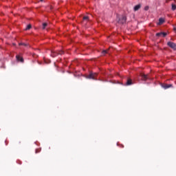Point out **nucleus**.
<instances>
[{
	"label": "nucleus",
	"mask_w": 176,
	"mask_h": 176,
	"mask_svg": "<svg viewBox=\"0 0 176 176\" xmlns=\"http://www.w3.org/2000/svg\"><path fill=\"white\" fill-rule=\"evenodd\" d=\"M97 76H98V74L97 73H89V75L86 76L87 79H93V80H97Z\"/></svg>",
	"instance_id": "nucleus-1"
},
{
	"label": "nucleus",
	"mask_w": 176,
	"mask_h": 176,
	"mask_svg": "<svg viewBox=\"0 0 176 176\" xmlns=\"http://www.w3.org/2000/svg\"><path fill=\"white\" fill-rule=\"evenodd\" d=\"M167 45H168V46H169V47H170L173 50H176V45L175 43L169 41L167 43Z\"/></svg>",
	"instance_id": "nucleus-2"
},
{
	"label": "nucleus",
	"mask_w": 176,
	"mask_h": 176,
	"mask_svg": "<svg viewBox=\"0 0 176 176\" xmlns=\"http://www.w3.org/2000/svg\"><path fill=\"white\" fill-rule=\"evenodd\" d=\"M126 20H127V18L126 17V16H122V18L120 19L119 23H120L121 24H124Z\"/></svg>",
	"instance_id": "nucleus-3"
},
{
	"label": "nucleus",
	"mask_w": 176,
	"mask_h": 176,
	"mask_svg": "<svg viewBox=\"0 0 176 176\" xmlns=\"http://www.w3.org/2000/svg\"><path fill=\"white\" fill-rule=\"evenodd\" d=\"M156 36H162L163 38L167 36L166 32H160L156 34Z\"/></svg>",
	"instance_id": "nucleus-4"
},
{
	"label": "nucleus",
	"mask_w": 176,
	"mask_h": 176,
	"mask_svg": "<svg viewBox=\"0 0 176 176\" xmlns=\"http://www.w3.org/2000/svg\"><path fill=\"white\" fill-rule=\"evenodd\" d=\"M16 58L17 61H21V63H24V59L23 58V57L20 56V55H16Z\"/></svg>",
	"instance_id": "nucleus-5"
},
{
	"label": "nucleus",
	"mask_w": 176,
	"mask_h": 176,
	"mask_svg": "<svg viewBox=\"0 0 176 176\" xmlns=\"http://www.w3.org/2000/svg\"><path fill=\"white\" fill-rule=\"evenodd\" d=\"M125 85L126 86H130L131 85H133V80L131 78H128Z\"/></svg>",
	"instance_id": "nucleus-6"
},
{
	"label": "nucleus",
	"mask_w": 176,
	"mask_h": 176,
	"mask_svg": "<svg viewBox=\"0 0 176 176\" xmlns=\"http://www.w3.org/2000/svg\"><path fill=\"white\" fill-rule=\"evenodd\" d=\"M133 9L135 12H137V10H140V9H141V4L135 6Z\"/></svg>",
	"instance_id": "nucleus-7"
},
{
	"label": "nucleus",
	"mask_w": 176,
	"mask_h": 176,
	"mask_svg": "<svg viewBox=\"0 0 176 176\" xmlns=\"http://www.w3.org/2000/svg\"><path fill=\"white\" fill-rule=\"evenodd\" d=\"M141 77L142 80H146L148 79V75L142 74Z\"/></svg>",
	"instance_id": "nucleus-8"
},
{
	"label": "nucleus",
	"mask_w": 176,
	"mask_h": 176,
	"mask_svg": "<svg viewBox=\"0 0 176 176\" xmlns=\"http://www.w3.org/2000/svg\"><path fill=\"white\" fill-rule=\"evenodd\" d=\"M170 87H173V85L169 84V85H165L164 86V89H170Z\"/></svg>",
	"instance_id": "nucleus-9"
},
{
	"label": "nucleus",
	"mask_w": 176,
	"mask_h": 176,
	"mask_svg": "<svg viewBox=\"0 0 176 176\" xmlns=\"http://www.w3.org/2000/svg\"><path fill=\"white\" fill-rule=\"evenodd\" d=\"M163 23H164V19L163 18H160L159 19V25H162L163 24Z\"/></svg>",
	"instance_id": "nucleus-10"
},
{
	"label": "nucleus",
	"mask_w": 176,
	"mask_h": 176,
	"mask_svg": "<svg viewBox=\"0 0 176 176\" xmlns=\"http://www.w3.org/2000/svg\"><path fill=\"white\" fill-rule=\"evenodd\" d=\"M32 28V26L31 25V24L28 25L25 28V31H28V30H31Z\"/></svg>",
	"instance_id": "nucleus-11"
},
{
	"label": "nucleus",
	"mask_w": 176,
	"mask_h": 176,
	"mask_svg": "<svg viewBox=\"0 0 176 176\" xmlns=\"http://www.w3.org/2000/svg\"><path fill=\"white\" fill-rule=\"evenodd\" d=\"M107 54H108V50H103V51L102 52V56H105Z\"/></svg>",
	"instance_id": "nucleus-12"
},
{
	"label": "nucleus",
	"mask_w": 176,
	"mask_h": 176,
	"mask_svg": "<svg viewBox=\"0 0 176 176\" xmlns=\"http://www.w3.org/2000/svg\"><path fill=\"white\" fill-rule=\"evenodd\" d=\"M82 20L83 21H89V16H83Z\"/></svg>",
	"instance_id": "nucleus-13"
},
{
	"label": "nucleus",
	"mask_w": 176,
	"mask_h": 176,
	"mask_svg": "<svg viewBox=\"0 0 176 176\" xmlns=\"http://www.w3.org/2000/svg\"><path fill=\"white\" fill-rule=\"evenodd\" d=\"M46 27H47V23H43V30H45V28H46Z\"/></svg>",
	"instance_id": "nucleus-14"
},
{
	"label": "nucleus",
	"mask_w": 176,
	"mask_h": 176,
	"mask_svg": "<svg viewBox=\"0 0 176 176\" xmlns=\"http://www.w3.org/2000/svg\"><path fill=\"white\" fill-rule=\"evenodd\" d=\"M19 46H28V43H19Z\"/></svg>",
	"instance_id": "nucleus-15"
},
{
	"label": "nucleus",
	"mask_w": 176,
	"mask_h": 176,
	"mask_svg": "<svg viewBox=\"0 0 176 176\" xmlns=\"http://www.w3.org/2000/svg\"><path fill=\"white\" fill-rule=\"evenodd\" d=\"M172 10H175V9H176V5L175 4H172Z\"/></svg>",
	"instance_id": "nucleus-16"
},
{
	"label": "nucleus",
	"mask_w": 176,
	"mask_h": 176,
	"mask_svg": "<svg viewBox=\"0 0 176 176\" xmlns=\"http://www.w3.org/2000/svg\"><path fill=\"white\" fill-rule=\"evenodd\" d=\"M57 54H64V51H58V52H57Z\"/></svg>",
	"instance_id": "nucleus-17"
},
{
	"label": "nucleus",
	"mask_w": 176,
	"mask_h": 176,
	"mask_svg": "<svg viewBox=\"0 0 176 176\" xmlns=\"http://www.w3.org/2000/svg\"><path fill=\"white\" fill-rule=\"evenodd\" d=\"M144 10H149V6H146L144 7Z\"/></svg>",
	"instance_id": "nucleus-18"
},
{
	"label": "nucleus",
	"mask_w": 176,
	"mask_h": 176,
	"mask_svg": "<svg viewBox=\"0 0 176 176\" xmlns=\"http://www.w3.org/2000/svg\"><path fill=\"white\" fill-rule=\"evenodd\" d=\"M36 153H38V150H36Z\"/></svg>",
	"instance_id": "nucleus-19"
},
{
	"label": "nucleus",
	"mask_w": 176,
	"mask_h": 176,
	"mask_svg": "<svg viewBox=\"0 0 176 176\" xmlns=\"http://www.w3.org/2000/svg\"><path fill=\"white\" fill-rule=\"evenodd\" d=\"M40 1H43V0H40Z\"/></svg>",
	"instance_id": "nucleus-20"
}]
</instances>
